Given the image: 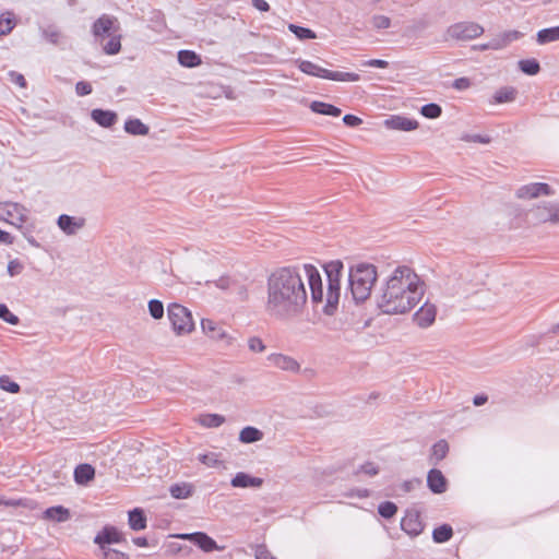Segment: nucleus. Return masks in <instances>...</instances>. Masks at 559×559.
<instances>
[{
  "mask_svg": "<svg viewBox=\"0 0 559 559\" xmlns=\"http://www.w3.org/2000/svg\"><path fill=\"white\" fill-rule=\"evenodd\" d=\"M302 272L309 284L312 304L314 306L323 304L322 278L314 265L283 266L273 271L267 277L266 311L271 317L288 320L304 312L308 294Z\"/></svg>",
  "mask_w": 559,
  "mask_h": 559,
  "instance_id": "nucleus-1",
  "label": "nucleus"
},
{
  "mask_svg": "<svg viewBox=\"0 0 559 559\" xmlns=\"http://www.w3.org/2000/svg\"><path fill=\"white\" fill-rule=\"evenodd\" d=\"M423 295L417 274L408 266H399L377 296V307L385 314H403L411 311Z\"/></svg>",
  "mask_w": 559,
  "mask_h": 559,
  "instance_id": "nucleus-2",
  "label": "nucleus"
},
{
  "mask_svg": "<svg viewBox=\"0 0 559 559\" xmlns=\"http://www.w3.org/2000/svg\"><path fill=\"white\" fill-rule=\"evenodd\" d=\"M377 276V269L372 264L360 263L350 269L349 289L356 304L364 302L370 297Z\"/></svg>",
  "mask_w": 559,
  "mask_h": 559,
  "instance_id": "nucleus-3",
  "label": "nucleus"
},
{
  "mask_svg": "<svg viewBox=\"0 0 559 559\" xmlns=\"http://www.w3.org/2000/svg\"><path fill=\"white\" fill-rule=\"evenodd\" d=\"M343 267V262L340 260L330 261L324 264V271L328 278V290L323 312L328 316H333L337 310L341 296V275Z\"/></svg>",
  "mask_w": 559,
  "mask_h": 559,
  "instance_id": "nucleus-4",
  "label": "nucleus"
},
{
  "mask_svg": "<svg viewBox=\"0 0 559 559\" xmlns=\"http://www.w3.org/2000/svg\"><path fill=\"white\" fill-rule=\"evenodd\" d=\"M295 63L298 66L302 73L311 76L343 82H357L360 80V75L357 73L331 71L308 60L296 59Z\"/></svg>",
  "mask_w": 559,
  "mask_h": 559,
  "instance_id": "nucleus-5",
  "label": "nucleus"
},
{
  "mask_svg": "<svg viewBox=\"0 0 559 559\" xmlns=\"http://www.w3.org/2000/svg\"><path fill=\"white\" fill-rule=\"evenodd\" d=\"M168 318L177 334L190 333L194 329L191 312L179 304L168 306Z\"/></svg>",
  "mask_w": 559,
  "mask_h": 559,
  "instance_id": "nucleus-6",
  "label": "nucleus"
},
{
  "mask_svg": "<svg viewBox=\"0 0 559 559\" xmlns=\"http://www.w3.org/2000/svg\"><path fill=\"white\" fill-rule=\"evenodd\" d=\"M119 32L118 19L108 14H103L92 25V34L98 44H103L107 37Z\"/></svg>",
  "mask_w": 559,
  "mask_h": 559,
  "instance_id": "nucleus-7",
  "label": "nucleus"
},
{
  "mask_svg": "<svg viewBox=\"0 0 559 559\" xmlns=\"http://www.w3.org/2000/svg\"><path fill=\"white\" fill-rule=\"evenodd\" d=\"M484 33V27L475 22H459L447 29V36L455 40H471Z\"/></svg>",
  "mask_w": 559,
  "mask_h": 559,
  "instance_id": "nucleus-8",
  "label": "nucleus"
},
{
  "mask_svg": "<svg viewBox=\"0 0 559 559\" xmlns=\"http://www.w3.org/2000/svg\"><path fill=\"white\" fill-rule=\"evenodd\" d=\"M25 207L19 203H0V219L22 229V224L26 222Z\"/></svg>",
  "mask_w": 559,
  "mask_h": 559,
  "instance_id": "nucleus-9",
  "label": "nucleus"
},
{
  "mask_svg": "<svg viewBox=\"0 0 559 559\" xmlns=\"http://www.w3.org/2000/svg\"><path fill=\"white\" fill-rule=\"evenodd\" d=\"M554 190L547 183L534 182L520 187L516 190V197L519 199H534L539 195H551Z\"/></svg>",
  "mask_w": 559,
  "mask_h": 559,
  "instance_id": "nucleus-10",
  "label": "nucleus"
},
{
  "mask_svg": "<svg viewBox=\"0 0 559 559\" xmlns=\"http://www.w3.org/2000/svg\"><path fill=\"white\" fill-rule=\"evenodd\" d=\"M177 537L192 542L200 549L206 552L218 549L216 542L203 532L179 534Z\"/></svg>",
  "mask_w": 559,
  "mask_h": 559,
  "instance_id": "nucleus-11",
  "label": "nucleus"
},
{
  "mask_svg": "<svg viewBox=\"0 0 559 559\" xmlns=\"http://www.w3.org/2000/svg\"><path fill=\"white\" fill-rule=\"evenodd\" d=\"M401 528L411 536L419 535L424 530L418 511L407 510L401 520Z\"/></svg>",
  "mask_w": 559,
  "mask_h": 559,
  "instance_id": "nucleus-12",
  "label": "nucleus"
},
{
  "mask_svg": "<svg viewBox=\"0 0 559 559\" xmlns=\"http://www.w3.org/2000/svg\"><path fill=\"white\" fill-rule=\"evenodd\" d=\"M122 540H124V538L121 532L114 526H105L103 531L96 535L94 543L102 549H105L106 545L120 543Z\"/></svg>",
  "mask_w": 559,
  "mask_h": 559,
  "instance_id": "nucleus-13",
  "label": "nucleus"
},
{
  "mask_svg": "<svg viewBox=\"0 0 559 559\" xmlns=\"http://www.w3.org/2000/svg\"><path fill=\"white\" fill-rule=\"evenodd\" d=\"M448 479L442 472L437 468H431L427 474V486L431 492L440 495L448 489Z\"/></svg>",
  "mask_w": 559,
  "mask_h": 559,
  "instance_id": "nucleus-14",
  "label": "nucleus"
},
{
  "mask_svg": "<svg viewBox=\"0 0 559 559\" xmlns=\"http://www.w3.org/2000/svg\"><path fill=\"white\" fill-rule=\"evenodd\" d=\"M436 316H437L436 306L433 304L426 302L414 314V321L420 328H428L435 322Z\"/></svg>",
  "mask_w": 559,
  "mask_h": 559,
  "instance_id": "nucleus-15",
  "label": "nucleus"
},
{
  "mask_svg": "<svg viewBox=\"0 0 559 559\" xmlns=\"http://www.w3.org/2000/svg\"><path fill=\"white\" fill-rule=\"evenodd\" d=\"M384 126L392 130L413 131L418 128L419 123L415 119L395 115L385 119Z\"/></svg>",
  "mask_w": 559,
  "mask_h": 559,
  "instance_id": "nucleus-16",
  "label": "nucleus"
},
{
  "mask_svg": "<svg viewBox=\"0 0 559 559\" xmlns=\"http://www.w3.org/2000/svg\"><path fill=\"white\" fill-rule=\"evenodd\" d=\"M267 360L273 366L284 371L298 372L300 369V365L296 359L283 354H271Z\"/></svg>",
  "mask_w": 559,
  "mask_h": 559,
  "instance_id": "nucleus-17",
  "label": "nucleus"
},
{
  "mask_svg": "<svg viewBox=\"0 0 559 559\" xmlns=\"http://www.w3.org/2000/svg\"><path fill=\"white\" fill-rule=\"evenodd\" d=\"M91 118L103 128H111L118 121L117 112L100 108L93 109L91 111Z\"/></svg>",
  "mask_w": 559,
  "mask_h": 559,
  "instance_id": "nucleus-18",
  "label": "nucleus"
},
{
  "mask_svg": "<svg viewBox=\"0 0 559 559\" xmlns=\"http://www.w3.org/2000/svg\"><path fill=\"white\" fill-rule=\"evenodd\" d=\"M57 224L59 228L67 235H74L78 229L85 225L84 218H75L73 216L62 214L58 217Z\"/></svg>",
  "mask_w": 559,
  "mask_h": 559,
  "instance_id": "nucleus-19",
  "label": "nucleus"
},
{
  "mask_svg": "<svg viewBox=\"0 0 559 559\" xmlns=\"http://www.w3.org/2000/svg\"><path fill=\"white\" fill-rule=\"evenodd\" d=\"M203 332L213 340L226 341L227 345L231 344V337L219 328L213 320L203 319L201 322Z\"/></svg>",
  "mask_w": 559,
  "mask_h": 559,
  "instance_id": "nucleus-20",
  "label": "nucleus"
},
{
  "mask_svg": "<svg viewBox=\"0 0 559 559\" xmlns=\"http://www.w3.org/2000/svg\"><path fill=\"white\" fill-rule=\"evenodd\" d=\"M230 484L235 488H259L262 486L263 479L259 477H253L243 472H239L233 477Z\"/></svg>",
  "mask_w": 559,
  "mask_h": 559,
  "instance_id": "nucleus-21",
  "label": "nucleus"
},
{
  "mask_svg": "<svg viewBox=\"0 0 559 559\" xmlns=\"http://www.w3.org/2000/svg\"><path fill=\"white\" fill-rule=\"evenodd\" d=\"M557 210H559V207H556L554 205H538L536 209L532 211V214L535 221L538 223H558L557 218L555 217L557 214Z\"/></svg>",
  "mask_w": 559,
  "mask_h": 559,
  "instance_id": "nucleus-22",
  "label": "nucleus"
},
{
  "mask_svg": "<svg viewBox=\"0 0 559 559\" xmlns=\"http://www.w3.org/2000/svg\"><path fill=\"white\" fill-rule=\"evenodd\" d=\"M95 477V468L91 464H80L74 469V480L79 485H86Z\"/></svg>",
  "mask_w": 559,
  "mask_h": 559,
  "instance_id": "nucleus-23",
  "label": "nucleus"
},
{
  "mask_svg": "<svg viewBox=\"0 0 559 559\" xmlns=\"http://www.w3.org/2000/svg\"><path fill=\"white\" fill-rule=\"evenodd\" d=\"M71 518L70 510L62 507L56 506L50 507L44 511V519L53 521V522H66Z\"/></svg>",
  "mask_w": 559,
  "mask_h": 559,
  "instance_id": "nucleus-24",
  "label": "nucleus"
},
{
  "mask_svg": "<svg viewBox=\"0 0 559 559\" xmlns=\"http://www.w3.org/2000/svg\"><path fill=\"white\" fill-rule=\"evenodd\" d=\"M146 515L141 508H134L133 510L129 511V526L133 531H142L146 528Z\"/></svg>",
  "mask_w": 559,
  "mask_h": 559,
  "instance_id": "nucleus-25",
  "label": "nucleus"
},
{
  "mask_svg": "<svg viewBox=\"0 0 559 559\" xmlns=\"http://www.w3.org/2000/svg\"><path fill=\"white\" fill-rule=\"evenodd\" d=\"M310 109L316 114H320V115H324V116H332V117H338L342 114V110L338 107H336L332 104H328V103H323V102H319V100L312 102L310 104Z\"/></svg>",
  "mask_w": 559,
  "mask_h": 559,
  "instance_id": "nucleus-26",
  "label": "nucleus"
},
{
  "mask_svg": "<svg viewBox=\"0 0 559 559\" xmlns=\"http://www.w3.org/2000/svg\"><path fill=\"white\" fill-rule=\"evenodd\" d=\"M178 62L186 68H195L202 63V59L192 50H180L178 52Z\"/></svg>",
  "mask_w": 559,
  "mask_h": 559,
  "instance_id": "nucleus-27",
  "label": "nucleus"
},
{
  "mask_svg": "<svg viewBox=\"0 0 559 559\" xmlns=\"http://www.w3.org/2000/svg\"><path fill=\"white\" fill-rule=\"evenodd\" d=\"M124 131L131 135H146L150 128L138 118H130L124 122Z\"/></svg>",
  "mask_w": 559,
  "mask_h": 559,
  "instance_id": "nucleus-28",
  "label": "nucleus"
},
{
  "mask_svg": "<svg viewBox=\"0 0 559 559\" xmlns=\"http://www.w3.org/2000/svg\"><path fill=\"white\" fill-rule=\"evenodd\" d=\"M449 452V443L441 439L436 442L431 448L430 462L437 465L440 461H442Z\"/></svg>",
  "mask_w": 559,
  "mask_h": 559,
  "instance_id": "nucleus-29",
  "label": "nucleus"
},
{
  "mask_svg": "<svg viewBox=\"0 0 559 559\" xmlns=\"http://www.w3.org/2000/svg\"><path fill=\"white\" fill-rule=\"evenodd\" d=\"M263 432L252 426H247L239 433V441L242 443H253L263 439Z\"/></svg>",
  "mask_w": 559,
  "mask_h": 559,
  "instance_id": "nucleus-30",
  "label": "nucleus"
},
{
  "mask_svg": "<svg viewBox=\"0 0 559 559\" xmlns=\"http://www.w3.org/2000/svg\"><path fill=\"white\" fill-rule=\"evenodd\" d=\"M536 40L539 45L559 40V26L538 31L536 34Z\"/></svg>",
  "mask_w": 559,
  "mask_h": 559,
  "instance_id": "nucleus-31",
  "label": "nucleus"
},
{
  "mask_svg": "<svg viewBox=\"0 0 559 559\" xmlns=\"http://www.w3.org/2000/svg\"><path fill=\"white\" fill-rule=\"evenodd\" d=\"M171 497L175 499H187L193 493V486L187 483L175 484L169 488Z\"/></svg>",
  "mask_w": 559,
  "mask_h": 559,
  "instance_id": "nucleus-32",
  "label": "nucleus"
},
{
  "mask_svg": "<svg viewBox=\"0 0 559 559\" xmlns=\"http://www.w3.org/2000/svg\"><path fill=\"white\" fill-rule=\"evenodd\" d=\"M107 43L100 44L106 55H117L121 50V35L115 33L108 37Z\"/></svg>",
  "mask_w": 559,
  "mask_h": 559,
  "instance_id": "nucleus-33",
  "label": "nucleus"
},
{
  "mask_svg": "<svg viewBox=\"0 0 559 559\" xmlns=\"http://www.w3.org/2000/svg\"><path fill=\"white\" fill-rule=\"evenodd\" d=\"M453 530L449 524H442L436 527L432 532V539L437 544H442L451 539Z\"/></svg>",
  "mask_w": 559,
  "mask_h": 559,
  "instance_id": "nucleus-34",
  "label": "nucleus"
},
{
  "mask_svg": "<svg viewBox=\"0 0 559 559\" xmlns=\"http://www.w3.org/2000/svg\"><path fill=\"white\" fill-rule=\"evenodd\" d=\"M199 423L206 428H216L225 423V417L219 414H203L199 417Z\"/></svg>",
  "mask_w": 559,
  "mask_h": 559,
  "instance_id": "nucleus-35",
  "label": "nucleus"
},
{
  "mask_svg": "<svg viewBox=\"0 0 559 559\" xmlns=\"http://www.w3.org/2000/svg\"><path fill=\"white\" fill-rule=\"evenodd\" d=\"M516 90L511 86L499 88L493 95V102L497 104L508 103L515 99Z\"/></svg>",
  "mask_w": 559,
  "mask_h": 559,
  "instance_id": "nucleus-36",
  "label": "nucleus"
},
{
  "mask_svg": "<svg viewBox=\"0 0 559 559\" xmlns=\"http://www.w3.org/2000/svg\"><path fill=\"white\" fill-rule=\"evenodd\" d=\"M518 64L519 69L527 75H536L540 71V64L535 58L520 60Z\"/></svg>",
  "mask_w": 559,
  "mask_h": 559,
  "instance_id": "nucleus-37",
  "label": "nucleus"
},
{
  "mask_svg": "<svg viewBox=\"0 0 559 559\" xmlns=\"http://www.w3.org/2000/svg\"><path fill=\"white\" fill-rule=\"evenodd\" d=\"M288 29L300 40L317 38V34L307 27H302L296 24H288Z\"/></svg>",
  "mask_w": 559,
  "mask_h": 559,
  "instance_id": "nucleus-38",
  "label": "nucleus"
},
{
  "mask_svg": "<svg viewBox=\"0 0 559 559\" xmlns=\"http://www.w3.org/2000/svg\"><path fill=\"white\" fill-rule=\"evenodd\" d=\"M397 506L392 501H384L378 506V513L386 520L392 519L397 513Z\"/></svg>",
  "mask_w": 559,
  "mask_h": 559,
  "instance_id": "nucleus-39",
  "label": "nucleus"
},
{
  "mask_svg": "<svg viewBox=\"0 0 559 559\" xmlns=\"http://www.w3.org/2000/svg\"><path fill=\"white\" fill-rule=\"evenodd\" d=\"M420 114L428 119H436L441 116L442 108L436 103H429L420 108Z\"/></svg>",
  "mask_w": 559,
  "mask_h": 559,
  "instance_id": "nucleus-40",
  "label": "nucleus"
},
{
  "mask_svg": "<svg viewBox=\"0 0 559 559\" xmlns=\"http://www.w3.org/2000/svg\"><path fill=\"white\" fill-rule=\"evenodd\" d=\"M148 312L154 319H162L164 316V305L158 299H152L148 301Z\"/></svg>",
  "mask_w": 559,
  "mask_h": 559,
  "instance_id": "nucleus-41",
  "label": "nucleus"
},
{
  "mask_svg": "<svg viewBox=\"0 0 559 559\" xmlns=\"http://www.w3.org/2000/svg\"><path fill=\"white\" fill-rule=\"evenodd\" d=\"M0 319L12 325H16L20 322L19 317L13 314L4 304H0Z\"/></svg>",
  "mask_w": 559,
  "mask_h": 559,
  "instance_id": "nucleus-42",
  "label": "nucleus"
},
{
  "mask_svg": "<svg viewBox=\"0 0 559 559\" xmlns=\"http://www.w3.org/2000/svg\"><path fill=\"white\" fill-rule=\"evenodd\" d=\"M0 388L10 393H19L21 390L19 383L12 381L8 376L0 377Z\"/></svg>",
  "mask_w": 559,
  "mask_h": 559,
  "instance_id": "nucleus-43",
  "label": "nucleus"
},
{
  "mask_svg": "<svg viewBox=\"0 0 559 559\" xmlns=\"http://www.w3.org/2000/svg\"><path fill=\"white\" fill-rule=\"evenodd\" d=\"M215 285L217 288L222 290H230L234 289V286L237 285V280L230 276H221L217 281H215Z\"/></svg>",
  "mask_w": 559,
  "mask_h": 559,
  "instance_id": "nucleus-44",
  "label": "nucleus"
},
{
  "mask_svg": "<svg viewBox=\"0 0 559 559\" xmlns=\"http://www.w3.org/2000/svg\"><path fill=\"white\" fill-rule=\"evenodd\" d=\"M248 348L252 353H262L266 347L259 336H251L248 338Z\"/></svg>",
  "mask_w": 559,
  "mask_h": 559,
  "instance_id": "nucleus-45",
  "label": "nucleus"
},
{
  "mask_svg": "<svg viewBox=\"0 0 559 559\" xmlns=\"http://www.w3.org/2000/svg\"><path fill=\"white\" fill-rule=\"evenodd\" d=\"M372 26L377 29H385L391 25L390 17L385 15H373L371 19Z\"/></svg>",
  "mask_w": 559,
  "mask_h": 559,
  "instance_id": "nucleus-46",
  "label": "nucleus"
},
{
  "mask_svg": "<svg viewBox=\"0 0 559 559\" xmlns=\"http://www.w3.org/2000/svg\"><path fill=\"white\" fill-rule=\"evenodd\" d=\"M15 23L10 17H4L3 15L0 16V37L8 35L12 32L14 28Z\"/></svg>",
  "mask_w": 559,
  "mask_h": 559,
  "instance_id": "nucleus-47",
  "label": "nucleus"
},
{
  "mask_svg": "<svg viewBox=\"0 0 559 559\" xmlns=\"http://www.w3.org/2000/svg\"><path fill=\"white\" fill-rule=\"evenodd\" d=\"M103 552L104 559H129L127 554L112 548H105Z\"/></svg>",
  "mask_w": 559,
  "mask_h": 559,
  "instance_id": "nucleus-48",
  "label": "nucleus"
},
{
  "mask_svg": "<svg viewBox=\"0 0 559 559\" xmlns=\"http://www.w3.org/2000/svg\"><path fill=\"white\" fill-rule=\"evenodd\" d=\"M44 37L51 44L57 45L60 39V32L53 27H48L44 31Z\"/></svg>",
  "mask_w": 559,
  "mask_h": 559,
  "instance_id": "nucleus-49",
  "label": "nucleus"
},
{
  "mask_svg": "<svg viewBox=\"0 0 559 559\" xmlns=\"http://www.w3.org/2000/svg\"><path fill=\"white\" fill-rule=\"evenodd\" d=\"M500 36L507 47L510 43L520 39L523 36V34L519 31H508L502 33Z\"/></svg>",
  "mask_w": 559,
  "mask_h": 559,
  "instance_id": "nucleus-50",
  "label": "nucleus"
},
{
  "mask_svg": "<svg viewBox=\"0 0 559 559\" xmlns=\"http://www.w3.org/2000/svg\"><path fill=\"white\" fill-rule=\"evenodd\" d=\"M462 140L466 142H475L483 144H488L490 142V138L488 135L480 134H465L462 136Z\"/></svg>",
  "mask_w": 559,
  "mask_h": 559,
  "instance_id": "nucleus-51",
  "label": "nucleus"
},
{
  "mask_svg": "<svg viewBox=\"0 0 559 559\" xmlns=\"http://www.w3.org/2000/svg\"><path fill=\"white\" fill-rule=\"evenodd\" d=\"M199 461L206 466H216L218 464L217 455L215 453L200 454Z\"/></svg>",
  "mask_w": 559,
  "mask_h": 559,
  "instance_id": "nucleus-52",
  "label": "nucleus"
},
{
  "mask_svg": "<svg viewBox=\"0 0 559 559\" xmlns=\"http://www.w3.org/2000/svg\"><path fill=\"white\" fill-rule=\"evenodd\" d=\"M92 85L86 81H80L75 85V92L79 96H85L92 93Z\"/></svg>",
  "mask_w": 559,
  "mask_h": 559,
  "instance_id": "nucleus-53",
  "label": "nucleus"
},
{
  "mask_svg": "<svg viewBox=\"0 0 559 559\" xmlns=\"http://www.w3.org/2000/svg\"><path fill=\"white\" fill-rule=\"evenodd\" d=\"M23 271V264L17 260H11L8 263V273L10 276L19 275Z\"/></svg>",
  "mask_w": 559,
  "mask_h": 559,
  "instance_id": "nucleus-54",
  "label": "nucleus"
},
{
  "mask_svg": "<svg viewBox=\"0 0 559 559\" xmlns=\"http://www.w3.org/2000/svg\"><path fill=\"white\" fill-rule=\"evenodd\" d=\"M504 47H506L504 41L502 40L501 36L499 35V36L492 38L488 44L484 45L483 49L499 50V49H502Z\"/></svg>",
  "mask_w": 559,
  "mask_h": 559,
  "instance_id": "nucleus-55",
  "label": "nucleus"
},
{
  "mask_svg": "<svg viewBox=\"0 0 559 559\" xmlns=\"http://www.w3.org/2000/svg\"><path fill=\"white\" fill-rule=\"evenodd\" d=\"M359 471L369 476H374L379 473L378 466L372 462H367L362 464Z\"/></svg>",
  "mask_w": 559,
  "mask_h": 559,
  "instance_id": "nucleus-56",
  "label": "nucleus"
},
{
  "mask_svg": "<svg viewBox=\"0 0 559 559\" xmlns=\"http://www.w3.org/2000/svg\"><path fill=\"white\" fill-rule=\"evenodd\" d=\"M343 122L345 123V126L354 128L361 124L362 120L355 115L347 114L343 117Z\"/></svg>",
  "mask_w": 559,
  "mask_h": 559,
  "instance_id": "nucleus-57",
  "label": "nucleus"
},
{
  "mask_svg": "<svg viewBox=\"0 0 559 559\" xmlns=\"http://www.w3.org/2000/svg\"><path fill=\"white\" fill-rule=\"evenodd\" d=\"M257 559H276L264 545H260L255 550Z\"/></svg>",
  "mask_w": 559,
  "mask_h": 559,
  "instance_id": "nucleus-58",
  "label": "nucleus"
},
{
  "mask_svg": "<svg viewBox=\"0 0 559 559\" xmlns=\"http://www.w3.org/2000/svg\"><path fill=\"white\" fill-rule=\"evenodd\" d=\"M471 80L468 78H459L452 83V87L459 91L466 90L471 86Z\"/></svg>",
  "mask_w": 559,
  "mask_h": 559,
  "instance_id": "nucleus-59",
  "label": "nucleus"
},
{
  "mask_svg": "<svg viewBox=\"0 0 559 559\" xmlns=\"http://www.w3.org/2000/svg\"><path fill=\"white\" fill-rule=\"evenodd\" d=\"M9 75L11 78V81L13 83H15L16 85H19L20 87L26 86V80L23 74L17 73L15 71H10Z\"/></svg>",
  "mask_w": 559,
  "mask_h": 559,
  "instance_id": "nucleus-60",
  "label": "nucleus"
},
{
  "mask_svg": "<svg viewBox=\"0 0 559 559\" xmlns=\"http://www.w3.org/2000/svg\"><path fill=\"white\" fill-rule=\"evenodd\" d=\"M364 64L379 69H386L389 67V62L382 59H370L367 60Z\"/></svg>",
  "mask_w": 559,
  "mask_h": 559,
  "instance_id": "nucleus-61",
  "label": "nucleus"
},
{
  "mask_svg": "<svg viewBox=\"0 0 559 559\" xmlns=\"http://www.w3.org/2000/svg\"><path fill=\"white\" fill-rule=\"evenodd\" d=\"M233 290H235L237 293L240 300H246L248 298L247 287L243 284L239 283L238 281H237V285L234 286Z\"/></svg>",
  "mask_w": 559,
  "mask_h": 559,
  "instance_id": "nucleus-62",
  "label": "nucleus"
},
{
  "mask_svg": "<svg viewBox=\"0 0 559 559\" xmlns=\"http://www.w3.org/2000/svg\"><path fill=\"white\" fill-rule=\"evenodd\" d=\"M420 484H421V480L419 478H415L412 480L404 481L402 487L405 492H409L415 488V486H419Z\"/></svg>",
  "mask_w": 559,
  "mask_h": 559,
  "instance_id": "nucleus-63",
  "label": "nucleus"
},
{
  "mask_svg": "<svg viewBox=\"0 0 559 559\" xmlns=\"http://www.w3.org/2000/svg\"><path fill=\"white\" fill-rule=\"evenodd\" d=\"M252 5L261 12H267L270 10V5L265 0H252Z\"/></svg>",
  "mask_w": 559,
  "mask_h": 559,
  "instance_id": "nucleus-64",
  "label": "nucleus"
}]
</instances>
